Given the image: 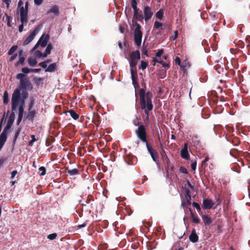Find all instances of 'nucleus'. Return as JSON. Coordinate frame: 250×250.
<instances>
[{
  "instance_id": "1",
  "label": "nucleus",
  "mask_w": 250,
  "mask_h": 250,
  "mask_svg": "<svg viewBox=\"0 0 250 250\" xmlns=\"http://www.w3.org/2000/svg\"><path fill=\"white\" fill-rule=\"evenodd\" d=\"M33 88L32 85L29 80L26 78L20 82V85L14 91L11 99L12 110L16 108H19V121H21L22 118L24 106V100L28 96L26 90H31Z\"/></svg>"
},
{
  "instance_id": "2",
  "label": "nucleus",
  "mask_w": 250,
  "mask_h": 250,
  "mask_svg": "<svg viewBox=\"0 0 250 250\" xmlns=\"http://www.w3.org/2000/svg\"><path fill=\"white\" fill-rule=\"evenodd\" d=\"M28 2H26L25 6L23 5V2L21 0H20L18 2L17 8V12L19 13L20 19L21 24L19 27V31L21 32L23 29V24L28 21Z\"/></svg>"
},
{
  "instance_id": "3",
  "label": "nucleus",
  "mask_w": 250,
  "mask_h": 250,
  "mask_svg": "<svg viewBox=\"0 0 250 250\" xmlns=\"http://www.w3.org/2000/svg\"><path fill=\"white\" fill-rule=\"evenodd\" d=\"M142 108L145 110V112L148 115V111L153 108V105L151 102L152 94L148 92L146 93L145 90L141 89L139 93Z\"/></svg>"
},
{
  "instance_id": "4",
  "label": "nucleus",
  "mask_w": 250,
  "mask_h": 250,
  "mask_svg": "<svg viewBox=\"0 0 250 250\" xmlns=\"http://www.w3.org/2000/svg\"><path fill=\"white\" fill-rule=\"evenodd\" d=\"M140 59V53L138 50L131 53L129 59H128L130 66L131 68V73L133 81L134 80V72L132 68L136 66L138 61Z\"/></svg>"
},
{
  "instance_id": "5",
  "label": "nucleus",
  "mask_w": 250,
  "mask_h": 250,
  "mask_svg": "<svg viewBox=\"0 0 250 250\" xmlns=\"http://www.w3.org/2000/svg\"><path fill=\"white\" fill-rule=\"evenodd\" d=\"M136 28L134 30V41L135 44L139 46L141 44L143 33L141 30V26L138 23H135Z\"/></svg>"
},
{
  "instance_id": "6",
  "label": "nucleus",
  "mask_w": 250,
  "mask_h": 250,
  "mask_svg": "<svg viewBox=\"0 0 250 250\" xmlns=\"http://www.w3.org/2000/svg\"><path fill=\"white\" fill-rule=\"evenodd\" d=\"M163 52L164 51L163 49L159 50L156 54V57L153 58V62L162 64L163 66L164 67L169 68V63L164 62L161 58H160V57L163 55Z\"/></svg>"
},
{
  "instance_id": "7",
  "label": "nucleus",
  "mask_w": 250,
  "mask_h": 250,
  "mask_svg": "<svg viewBox=\"0 0 250 250\" xmlns=\"http://www.w3.org/2000/svg\"><path fill=\"white\" fill-rule=\"evenodd\" d=\"M138 137L143 142H146V132L143 126H140L136 131Z\"/></svg>"
},
{
  "instance_id": "8",
  "label": "nucleus",
  "mask_w": 250,
  "mask_h": 250,
  "mask_svg": "<svg viewBox=\"0 0 250 250\" xmlns=\"http://www.w3.org/2000/svg\"><path fill=\"white\" fill-rule=\"evenodd\" d=\"M153 12L151 10V8L148 6H146L144 9V19L146 21L150 20L153 16Z\"/></svg>"
},
{
  "instance_id": "9",
  "label": "nucleus",
  "mask_w": 250,
  "mask_h": 250,
  "mask_svg": "<svg viewBox=\"0 0 250 250\" xmlns=\"http://www.w3.org/2000/svg\"><path fill=\"white\" fill-rule=\"evenodd\" d=\"M39 31V29L38 28H36L31 33L29 36L26 39V40L23 42L24 45H27L29 44L35 38L36 35Z\"/></svg>"
},
{
  "instance_id": "10",
  "label": "nucleus",
  "mask_w": 250,
  "mask_h": 250,
  "mask_svg": "<svg viewBox=\"0 0 250 250\" xmlns=\"http://www.w3.org/2000/svg\"><path fill=\"white\" fill-rule=\"evenodd\" d=\"M181 157L185 159L188 160L189 157V155L188 152V145L185 144L184 147L182 148L181 151Z\"/></svg>"
},
{
  "instance_id": "11",
  "label": "nucleus",
  "mask_w": 250,
  "mask_h": 250,
  "mask_svg": "<svg viewBox=\"0 0 250 250\" xmlns=\"http://www.w3.org/2000/svg\"><path fill=\"white\" fill-rule=\"evenodd\" d=\"M49 37L48 35L45 36H42L38 42L39 45H41L42 47H44L47 43Z\"/></svg>"
},
{
  "instance_id": "12",
  "label": "nucleus",
  "mask_w": 250,
  "mask_h": 250,
  "mask_svg": "<svg viewBox=\"0 0 250 250\" xmlns=\"http://www.w3.org/2000/svg\"><path fill=\"white\" fill-rule=\"evenodd\" d=\"M214 203L210 199H206L203 200V207L205 209H209L213 207Z\"/></svg>"
},
{
  "instance_id": "13",
  "label": "nucleus",
  "mask_w": 250,
  "mask_h": 250,
  "mask_svg": "<svg viewBox=\"0 0 250 250\" xmlns=\"http://www.w3.org/2000/svg\"><path fill=\"white\" fill-rule=\"evenodd\" d=\"M7 139L6 130L4 129L0 135V150L3 147L5 141Z\"/></svg>"
},
{
  "instance_id": "14",
  "label": "nucleus",
  "mask_w": 250,
  "mask_h": 250,
  "mask_svg": "<svg viewBox=\"0 0 250 250\" xmlns=\"http://www.w3.org/2000/svg\"><path fill=\"white\" fill-rule=\"evenodd\" d=\"M202 220L206 225H210L212 223V220L210 217L207 215H203Z\"/></svg>"
},
{
  "instance_id": "15",
  "label": "nucleus",
  "mask_w": 250,
  "mask_h": 250,
  "mask_svg": "<svg viewBox=\"0 0 250 250\" xmlns=\"http://www.w3.org/2000/svg\"><path fill=\"white\" fill-rule=\"evenodd\" d=\"M134 17L140 21L144 19L143 16L139 13L138 9L134 10Z\"/></svg>"
},
{
  "instance_id": "16",
  "label": "nucleus",
  "mask_w": 250,
  "mask_h": 250,
  "mask_svg": "<svg viewBox=\"0 0 250 250\" xmlns=\"http://www.w3.org/2000/svg\"><path fill=\"white\" fill-rule=\"evenodd\" d=\"M50 13H52L56 15H59V8L57 5H54L52 6L50 9L47 12V14Z\"/></svg>"
},
{
  "instance_id": "17",
  "label": "nucleus",
  "mask_w": 250,
  "mask_h": 250,
  "mask_svg": "<svg viewBox=\"0 0 250 250\" xmlns=\"http://www.w3.org/2000/svg\"><path fill=\"white\" fill-rule=\"evenodd\" d=\"M147 148L148 151L149 153H150L153 160L154 161H156V159L157 158V154L156 153H155L148 145H147Z\"/></svg>"
},
{
  "instance_id": "18",
  "label": "nucleus",
  "mask_w": 250,
  "mask_h": 250,
  "mask_svg": "<svg viewBox=\"0 0 250 250\" xmlns=\"http://www.w3.org/2000/svg\"><path fill=\"white\" fill-rule=\"evenodd\" d=\"M189 239L191 242L195 243L198 241V236L195 232H192L189 236Z\"/></svg>"
},
{
  "instance_id": "19",
  "label": "nucleus",
  "mask_w": 250,
  "mask_h": 250,
  "mask_svg": "<svg viewBox=\"0 0 250 250\" xmlns=\"http://www.w3.org/2000/svg\"><path fill=\"white\" fill-rule=\"evenodd\" d=\"M22 52H21L19 54V61L15 64L16 66H18L19 65L22 64L24 62L25 58L21 55Z\"/></svg>"
},
{
  "instance_id": "20",
  "label": "nucleus",
  "mask_w": 250,
  "mask_h": 250,
  "mask_svg": "<svg viewBox=\"0 0 250 250\" xmlns=\"http://www.w3.org/2000/svg\"><path fill=\"white\" fill-rule=\"evenodd\" d=\"M52 49L51 44H48L45 49V53L43 54V57H46L48 55L50 54Z\"/></svg>"
},
{
  "instance_id": "21",
  "label": "nucleus",
  "mask_w": 250,
  "mask_h": 250,
  "mask_svg": "<svg viewBox=\"0 0 250 250\" xmlns=\"http://www.w3.org/2000/svg\"><path fill=\"white\" fill-rule=\"evenodd\" d=\"M28 63L31 66H35L37 63V61L33 58H29L27 60Z\"/></svg>"
},
{
  "instance_id": "22",
  "label": "nucleus",
  "mask_w": 250,
  "mask_h": 250,
  "mask_svg": "<svg viewBox=\"0 0 250 250\" xmlns=\"http://www.w3.org/2000/svg\"><path fill=\"white\" fill-rule=\"evenodd\" d=\"M56 65L55 63H52L45 69L46 72H53L55 70Z\"/></svg>"
},
{
  "instance_id": "23",
  "label": "nucleus",
  "mask_w": 250,
  "mask_h": 250,
  "mask_svg": "<svg viewBox=\"0 0 250 250\" xmlns=\"http://www.w3.org/2000/svg\"><path fill=\"white\" fill-rule=\"evenodd\" d=\"M67 113H69L70 115L74 120H77L79 118V115L75 111L72 110H70L67 111Z\"/></svg>"
},
{
  "instance_id": "24",
  "label": "nucleus",
  "mask_w": 250,
  "mask_h": 250,
  "mask_svg": "<svg viewBox=\"0 0 250 250\" xmlns=\"http://www.w3.org/2000/svg\"><path fill=\"white\" fill-rule=\"evenodd\" d=\"M148 66V64L147 62L142 61L141 62L140 65L139 67L140 69L144 70Z\"/></svg>"
},
{
  "instance_id": "25",
  "label": "nucleus",
  "mask_w": 250,
  "mask_h": 250,
  "mask_svg": "<svg viewBox=\"0 0 250 250\" xmlns=\"http://www.w3.org/2000/svg\"><path fill=\"white\" fill-rule=\"evenodd\" d=\"M9 101V95L7 91H4L3 94V103L6 104Z\"/></svg>"
},
{
  "instance_id": "26",
  "label": "nucleus",
  "mask_w": 250,
  "mask_h": 250,
  "mask_svg": "<svg viewBox=\"0 0 250 250\" xmlns=\"http://www.w3.org/2000/svg\"><path fill=\"white\" fill-rule=\"evenodd\" d=\"M67 172L70 175L72 176L78 174V170L76 168L68 170Z\"/></svg>"
},
{
  "instance_id": "27",
  "label": "nucleus",
  "mask_w": 250,
  "mask_h": 250,
  "mask_svg": "<svg viewBox=\"0 0 250 250\" xmlns=\"http://www.w3.org/2000/svg\"><path fill=\"white\" fill-rule=\"evenodd\" d=\"M164 12L162 10H159L156 14V17L159 19H162L163 17Z\"/></svg>"
},
{
  "instance_id": "28",
  "label": "nucleus",
  "mask_w": 250,
  "mask_h": 250,
  "mask_svg": "<svg viewBox=\"0 0 250 250\" xmlns=\"http://www.w3.org/2000/svg\"><path fill=\"white\" fill-rule=\"evenodd\" d=\"M18 48L17 45L13 46L9 50L8 54L9 55H11Z\"/></svg>"
},
{
  "instance_id": "29",
  "label": "nucleus",
  "mask_w": 250,
  "mask_h": 250,
  "mask_svg": "<svg viewBox=\"0 0 250 250\" xmlns=\"http://www.w3.org/2000/svg\"><path fill=\"white\" fill-rule=\"evenodd\" d=\"M16 78L20 80V81L22 80H24L26 78H25V76L24 74H22V73H19L17 75V76H16Z\"/></svg>"
},
{
  "instance_id": "30",
  "label": "nucleus",
  "mask_w": 250,
  "mask_h": 250,
  "mask_svg": "<svg viewBox=\"0 0 250 250\" xmlns=\"http://www.w3.org/2000/svg\"><path fill=\"white\" fill-rule=\"evenodd\" d=\"M34 55L37 58H41L43 57V54L40 51H36L34 53Z\"/></svg>"
},
{
  "instance_id": "31",
  "label": "nucleus",
  "mask_w": 250,
  "mask_h": 250,
  "mask_svg": "<svg viewBox=\"0 0 250 250\" xmlns=\"http://www.w3.org/2000/svg\"><path fill=\"white\" fill-rule=\"evenodd\" d=\"M131 4L132 8L133 9V10L138 9L137 6V2L135 0H132Z\"/></svg>"
},
{
  "instance_id": "32",
  "label": "nucleus",
  "mask_w": 250,
  "mask_h": 250,
  "mask_svg": "<svg viewBox=\"0 0 250 250\" xmlns=\"http://www.w3.org/2000/svg\"><path fill=\"white\" fill-rule=\"evenodd\" d=\"M39 170L41 171L40 175L43 176L45 174L46 169L44 167H41L39 168Z\"/></svg>"
},
{
  "instance_id": "33",
  "label": "nucleus",
  "mask_w": 250,
  "mask_h": 250,
  "mask_svg": "<svg viewBox=\"0 0 250 250\" xmlns=\"http://www.w3.org/2000/svg\"><path fill=\"white\" fill-rule=\"evenodd\" d=\"M57 237V234L56 233H52L51 234H49L47 236V238H48L50 240H54Z\"/></svg>"
},
{
  "instance_id": "34",
  "label": "nucleus",
  "mask_w": 250,
  "mask_h": 250,
  "mask_svg": "<svg viewBox=\"0 0 250 250\" xmlns=\"http://www.w3.org/2000/svg\"><path fill=\"white\" fill-rule=\"evenodd\" d=\"M162 26V24L157 21H155L154 22V27L156 29H159Z\"/></svg>"
},
{
  "instance_id": "35",
  "label": "nucleus",
  "mask_w": 250,
  "mask_h": 250,
  "mask_svg": "<svg viewBox=\"0 0 250 250\" xmlns=\"http://www.w3.org/2000/svg\"><path fill=\"white\" fill-rule=\"evenodd\" d=\"M191 167L193 170H195L196 167V162L195 161H191Z\"/></svg>"
},
{
  "instance_id": "36",
  "label": "nucleus",
  "mask_w": 250,
  "mask_h": 250,
  "mask_svg": "<svg viewBox=\"0 0 250 250\" xmlns=\"http://www.w3.org/2000/svg\"><path fill=\"white\" fill-rule=\"evenodd\" d=\"M21 71L23 73H26V74L31 72V69H29L27 67L22 68L21 69Z\"/></svg>"
},
{
  "instance_id": "37",
  "label": "nucleus",
  "mask_w": 250,
  "mask_h": 250,
  "mask_svg": "<svg viewBox=\"0 0 250 250\" xmlns=\"http://www.w3.org/2000/svg\"><path fill=\"white\" fill-rule=\"evenodd\" d=\"M47 63H48V62H40L39 65L40 66H41V67H42V68H45L47 67Z\"/></svg>"
},
{
  "instance_id": "38",
  "label": "nucleus",
  "mask_w": 250,
  "mask_h": 250,
  "mask_svg": "<svg viewBox=\"0 0 250 250\" xmlns=\"http://www.w3.org/2000/svg\"><path fill=\"white\" fill-rule=\"evenodd\" d=\"M191 215L193 218V221L196 223H198L199 222V219L195 217L193 213H191Z\"/></svg>"
},
{
  "instance_id": "39",
  "label": "nucleus",
  "mask_w": 250,
  "mask_h": 250,
  "mask_svg": "<svg viewBox=\"0 0 250 250\" xmlns=\"http://www.w3.org/2000/svg\"><path fill=\"white\" fill-rule=\"evenodd\" d=\"M1 0L2 1V2H4L6 3L7 8L9 7L10 3L11 2L10 0Z\"/></svg>"
},
{
  "instance_id": "40",
  "label": "nucleus",
  "mask_w": 250,
  "mask_h": 250,
  "mask_svg": "<svg viewBox=\"0 0 250 250\" xmlns=\"http://www.w3.org/2000/svg\"><path fill=\"white\" fill-rule=\"evenodd\" d=\"M34 1L35 4L40 5L42 3L43 0H34Z\"/></svg>"
},
{
  "instance_id": "41",
  "label": "nucleus",
  "mask_w": 250,
  "mask_h": 250,
  "mask_svg": "<svg viewBox=\"0 0 250 250\" xmlns=\"http://www.w3.org/2000/svg\"><path fill=\"white\" fill-rule=\"evenodd\" d=\"M175 63L176 64H178L179 65H180V64H181V60H180V59L179 57H176L175 60Z\"/></svg>"
},
{
  "instance_id": "42",
  "label": "nucleus",
  "mask_w": 250,
  "mask_h": 250,
  "mask_svg": "<svg viewBox=\"0 0 250 250\" xmlns=\"http://www.w3.org/2000/svg\"><path fill=\"white\" fill-rule=\"evenodd\" d=\"M192 205H193V206L194 208H195L196 209H200V206H199V205L198 203H195V202H193Z\"/></svg>"
},
{
  "instance_id": "43",
  "label": "nucleus",
  "mask_w": 250,
  "mask_h": 250,
  "mask_svg": "<svg viewBox=\"0 0 250 250\" xmlns=\"http://www.w3.org/2000/svg\"><path fill=\"white\" fill-rule=\"evenodd\" d=\"M177 36H178V31H175L174 32V35L171 37V39L173 40H175L177 38Z\"/></svg>"
},
{
  "instance_id": "44",
  "label": "nucleus",
  "mask_w": 250,
  "mask_h": 250,
  "mask_svg": "<svg viewBox=\"0 0 250 250\" xmlns=\"http://www.w3.org/2000/svg\"><path fill=\"white\" fill-rule=\"evenodd\" d=\"M17 174V171L16 170H14L11 173V179H13L15 175Z\"/></svg>"
},
{
  "instance_id": "45",
  "label": "nucleus",
  "mask_w": 250,
  "mask_h": 250,
  "mask_svg": "<svg viewBox=\"0 0 250 250\" xmlns=\"http://www.w3.org/2000/svg\"><path fill=\"white\" fill-rule=\"evenodd\" d=\"M180 171L183 173L186 174L188 173L187 169L184 167H181L180 169Z\"/></svg>"
},
{
  "instance_id": "46",
  "label": "nucleus",
  "mask_w": 250,
  "mask_h": 250,
  "mask_svg": "<svg viewBox=\"0 0 250 250\" xmlns=\"http://www.w3.org/2000/svg\"><path fill=\"white\" fill-rule=\"evenodd\" d=\"M41 70V69H31V72L38 73Z\"/></svg>"
},
{
  "instance_id": "47",
  "label": "nucleus",
  "mask_w": 250,
  "mask_h": 250,
  "mask_svg": "<svg viewBox=\"0 0 250 250\" xmlns=\"http://www.w3.org/2000/svg\"><path fill=\"white\" fill-rule=\"evenodd\" d=\"M39 44L38 43V42H37L36 43V44L34 46V47L32 48V49L31 50V52H33L34 51V50H35L38 47V46H39Z\"/></svg>"
},
{
  "instance_id": "48",
  "label": "nucleus",
  "mask_w": 250,
  "mask_h": 250,
  "mask_svg": "<svg viewBox=\"0 0 250 250\" xmlns=\"http://www.w3.org/2000/svg\"><path fill=\"white\" fill-rule=\"evenodd\" d=\"M42 81V79L41 78H37L36 79V82L37 83H39L41 82Z\"/></svg>"
},
{
  "instance_id": "49",
  "label": "nucleus",
  "mask_w": 250,
  "mask_h": 250,
  "mask_svg": "<svg viewBox=\"0 0 250 250\" xmlns=\"http://www.w3.org/2000/svg\"><path fill=\"white\" fill-rule=\"evenodd\" d=\"M17 54H14L13 56L11 57V58L10 59V61H12L14 60H15L16 59V58L17 57Z\"/></svg>"
},
{
  "instance_id": "50",
  "label": "nucleus",
  "mask_w": 250,
  "mask_h": 250,
  "mask_svg": "<svg viewBox=\"0 0 250 250\" xmlns=\"http://www.w3.org/2000/svg\"><path fill=\"white\" fill-rule=\"evenodd\" d=\"M4 160L2 158L0 159V167L3 165Z\"/></svg>"
},
{
  "instance_id": "51",
  "label": "nucleus",
  "mask_w": 250,
  "mask_h": 250,
  "mask_svg": "<svg viewBox=\"0 0 250 250\" xmlns=\"http://www.w3.org/2000/svg\"><path fill=\"white\" fill-rule=\"evenodd\" d=\"M31 138H32V140L33 141H35H35H36V138H35V135H32L31 136Z\"/></svg>"
},
{
  "instance_id": "52",
  "label": "nucleus",
  "mask_w": 250,
  "mask_h": 250,
  "mask_svg": "<svg viewBox=\"0 0 250 250\" xmlns=\"http://www.w3.org/2000/svg\"><path fill=\"white\" fill-rule=\"evenodd\" d=\"M35 142V141H33L32 140H31L29 142V145L30 146H33V143Z\"/></svg>"
},
{
  "instance_id": "53",
  "label": "nucleus",
  "mask_w": 250,
  "mask_h": 250,
  "mask_svg": "<svg viewBox=\"0 0 250 250\" xmlns=\"http://www.w3.org/2000/svg\"><path fill=\"white\" fill-rule=\"evenodd\" d=\"M168 55L167 54H165L163 56V58L165 60H166L167 58Z\"/></svg>"
},
{
  "instance_id": "54",
  "label": "nucleus",
  "mask_w": 250,
  "mask_h": 250,
  "mask_svg": "<svg viewBox=\"0 0 250 250\" xmlns=\"http://www.w3.org/2000/svg\"><path fill=\"white\" fill-rule=\"evenodd\" d=\"M85 226V224H83V225H79L78 227L79 228H82V227H84Z\"/></svg>"
},
{
  "instance_id": "55",
  "label": "nucleus",
  "mask_w": 250,
  "mask_h": 250,
  "mask_svg": "<svg viewBox=\"0 0 250 250\" xmlns=\"http://www.w3.org/2000/svg\"><path fill=\"white\" fill-rule=\"evenodd\" d=\"M118 45H119V47L122 49V43L121 42H119L118 43Z\"/></svg>"
},
{
  "instance_id": "56",
  "label": "nucleus",
  "mask_w": 250,
  "mask_h": 250,
  "mask_svg": "<svg viewBox=\"0 0 250 250\" xmlns=\"http://www.w3.org/2000/svg\"><path fill=\"white\" fill-rule=\"evenodd\" d=\"M156 63V62H153V60L152 61V65H155Z\"/></svg>"
},
{
  "instance_id": "57",
  "label": "nucleus",
  "mask_w": 250,
  "mask_h": 250,
  "mask_svg": "<svg viewBox=\"0 0 250 250\" xmlns=\"http://www.w3.org/2000/svg\"><path fill=\"white\" fill-rule=\"evenodd\" d=\"M171 138H172V139H175V137H174V136L173 135H172L171 136Z\"/></svg>"
},
{
  "instance_id": "58",
  "label": "nucleus",
  "mask_w": 250,
  "mask_h": 250,
  "mask_svg": "<svg viewBox=\"0 0 250 250\" xmlns=\"http://www.w3.org/2000/svg\"><path fill=\"white\" fill-rule=\"evenodd\" d=\"M7 25H8V26H11L10 23V22H8V23H7Z\"/></svg>"
},
{
  "instance_id": "59",
  "label": "nucleus",
  "mask_w": 250,
  "mask_h": 250,
  "mask_svg": "<svg viewBox=\"0 0 250 250\" xmlns=\"http://www.w3.org/2000/svg\"><path fill=\"white\" fill-rule=\"evenodd\" d=\"M11 183H12V185H14L15 184V182L12 181Z\"/></svg>"
},
{
  "instance_id": "60",
  "label": "nucleus",
  "mask_w": 250,
  "mask_h": 250,
  "mask_svg": "<svg viewBox=\"0 0 250 250\" xmlns=\"http://www.w3.org/2000/svg\"><path fill=\"white\" fill-rule=\"evenodd\" d=\"M6 127H7V128H8V127H10V125L8 124V125H7V126H6Z\"/></svg>"
},
{
  "instance_id": "61",
  "label": "nucleus",
  "mask_w": 250,
  "mask_h": 250,
  "mask_svg": "<svg viewBox=\"0 0 250 250\" xmlns=\"http://www.w3.org/2000/svg\"><path fill=\"white\" fill-rule=\"evenodd\" d=\"M120 30L121 32H122V29L121 27H120Z\"/></svg>"
},
{
  "instance_id": "62",
  "label": "nucleus",
  "mask_w": 250,
  "mask_h": 250,
  "mask_svg": "<svg viewBox=\"0 0 250 250\" xmlns=\"http://www.w3.org/2000/svg\"><path fill=\"white\" fill-rule=\"evenodd\" d=\"M208 158H206V159H205V161H208Z\"/></svg>"
},
{
  "instance_id": "63",
  "label": "nucleus",
  "mask_w": 250,
  "mask_h": 250,
  "mask_svg": "<svg viewBox=\"0 0 250 250\" xmlns=\"http://www.w3.org/2000/svg\"><path fill=\"white\" fill-rule=\"evenodd\" d=\"M176 250H182V249H179Z\"/></svg>"
},
{
  "instance_id": "64",
  "label": "nucleus",
  "mask_w": 250,
  "mask_h": 250,
  "mask_svg": "<svg viewBox=\"0 0 250 250\" xmlns=\"http://www.w3.org/2000/svg\"><path fill=\"white\" fill-rule=\"evenodd\" d=\"M161 0H157L158 2L160 1Z\"/></svg>"
}]
</instances>
